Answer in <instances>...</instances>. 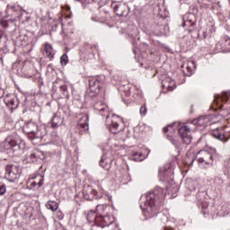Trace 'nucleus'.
<instances>
[{
  "mask_svg": "<svg viewBox=\"0 0 230 230\" xmlns=\"http://www.w3.org/2000/svg\"><path fill=\"white\" fill-rule=\"evenodd\" d=\"M166 193L164 189L155 187L153 192H149L141 196L139 204L145 217L147 218H154L159 215L161 209V202L164 200Z\"/></svg>",
  "mask_w": 230,
  "mask_h": 230,
  "instance_id": "f257e3e1",
  "label": "nucleus"
},
{
  "mask_svg": "<svg viewBox=\"0 0 230 230\" xmlns=\"http://www.w3.org/2000/svg\"><path fill=\"white\" fill-rule=\"evenodd\" d=\"M0 152H4L9 155H20L21 145H19V136L16 133L8 135L4 141L0 143Z\"/></svg>",
  "mask_w": 230,
  "mask_h": 230,
  "instance_id": "f03ea898",
  "label": "nucleus"
},
{
  "mask_svg": "<svg viewBox=\"0 0 230 230\" xmlns=\"http://www.w3.org/2000/svg\"><path fill=\"white\" fill-rule=\"evenodd\" d=\"M5 17H10L9 21H22V22H28L30 21V13L26 10H22L20 7L14 5H6Z\"/></svg>",
  "mask_w": 230,
  "mask_h": 230,
  "instance_id": "7ed1b4c3",
  "label": "nucleus"
},
{
  "mask_svg": "<svg viewBox=\"0 0 230 230\" xmlns=\"http://www.w3.org/2000/svg\"><path fill=\"white\" fill-rule=\"evenodd\" d=\"M86 82L89 85V89L87 90L85 94L86 98H96V96L100 94L102 87H103L102 82H100L96 77H89L88 79H86Z\"/></svg>",
  "mask_w": 230,
  "mask_h": 230,
  "instance_id": "20e7f679",
  "label": "nucleus"
},
{
  "mask_svg": "<svg viewBox=\"0 0 230 230\" xmlns=\"http://www.w3.org/2000/svg\"><path fill=\"white\" fill-rule=\"evenodd\" d=\"M22 173V170L17 164H9L5 167V179L9 181V182H17Z\"/></svg>",
  "mask_w": 230,
  "mask_h": 230,
  "instance_id": "39448f33",
  "label": "nucleus"
},
{
  "mask_svg": "<svg viewBox=\"0 0 230 230\" xmlns=\"http://www.w3.org/2000/svg\"><path fill=\"white\" fill-rule=\"evenodd\" d=\"M108 128L111 134H119L125 128L123 119L119 116L113 115L111 122L108 124Z\"/></svg>",
  "mask_w": 230,
  "mask_h": 230,
  "instance_id": "423d86ee",
  "label": "nucleus"
},
{
  "mask_svg": "<svg viewBox=\"0 0 230 230\" xmlns=\"http://www.w3.org/2000/svg\"><path fill=\"white\" fill-rule=\"evenodd\" d=\"M107 207L105 205H98L96 207L95 211L94 210H90L87 214L86 220L90 224H97L100 222V217H102V212L106 211Z\"/></svg>",
  "mask_w": 230,
  "mask_h": 230,
  "instance_id": "0eeeda50",
  "label": "nucleus"
},
{
  "mask_svg": "<svg viewBox=\"0 0 230 230\" xmlns=\"http://www.w3.org/2000/svg\"><path fill=\"white\" fill-rule=\"evenodd\" d=\"M197 13H199V8L194 7L192 13L189 12L182 17V28H191L192 26H195V23L197 22Z\"/></svg>",
  "mask_w": 230,
  "mask_h": 230,
  "instance_id": "6e6552de",
  "label": "nucleus"
},
{
  "mask_svg": "<svg viewBox=\"0 0 230 230\" xmlns=\"http://www.w3.org/2000/svg\"><path fill=\"white\" fill-rule=\"evenodd\" d=\"M198 163L208 164V166H213V154L208 150H200L197 155Z\"/></svg>",
  "mask_w": 230,
  "mask_h": 230,
  "instance_id": "1a4fd4ad",
  "label": "nucleus"
},
{
  "mask_svg": "<svg viewBox=\"0 0 230 230\" xmlns=\"http://www.w3.org/2000/svg\"><path fill=\"white\" fill-rule=\"evenodd\" d=\"M212 136L222 143H227L230 139V131H226L224 128H218L212 131Z\"/></svg>",
  "mask_w": 230,
  "mask_h": 230,
  "instance_id": "9d476101",
  "label": "nucleus"
},
{
  "mask_svg": "<svg viewBox=\"0 0 230 230\" xmlns=\"http://www.w3.org/2000/svg\"><path fill=\"white\" fill-rule=\"evenodd\" d=\"M114 13L119 17H125L128 15L127 11L128 10V5L123 2H113L111 4Z\"/></svg>",
  "mask_w": 230,
  "mask_h": 230,
  "instance_id": "9b49d317",
  "label": "nucleus"
},
{
  "mask_svg": "<svg viewBox=\"0 0 230 230\" xmlns=\"http://www.w3.org/2000/svg\"><path fill=\"white\" fill-rule=\"evenodd\" d=\"M178 132L180 134V137L182 139L185 145L191 144V129L188 126H181L178 128Z\"/></svg>",
  "mask_w": 230,
  "mask_h": 230,
  "instance_id": "f8f14e48",
  "label": "nucleus"
},
{
  "mask_svg": "<svg viewBox=\"0 0 230 230\" xmlns=\"http://www.w3.org/2000/svg\"><path fill=\"white\" fill-rule=\"evenodd\" d=\"M4 102L12 111L19 107V99L13 94L6 95L4 99Z\"/></svg>",
  "mask_w": 230,
  "mask_h": 230,
  "instance_id": "ddd939ff",
  "label": "nucleus"
},
{
  "mask_svg": "<svg viewBox=\"0 0 230 230\" xmlns=\"http://www.w3.org/2000/svg\"><path fill=\"white\" fill-rule=\"evenodd\" d=\"M83 193L86 200H94V199L98 200V199H102V195L98 194V191L91 186H88Z\"/></svg>",
  "mask_w": 230,
  "mask_h": 230,
  "instance_id": "4468645a",
  "label": "nucleus"
},
{
  "mask_svg": "<svg viewBox=\"0 0 230 230\" xmlns=\"http://www.w3.org/2000/svg\"><path fill=\"white\" fill-rule=\"evenodd\" d=\"M102 216H99L98 226H100V227H109V226L114 222V217L106 215L105 211H102Z\"/></svg>",
  "mask_w": 230,
  "mask_h": 230,
  "instance_id": "2eb2a0df",
  "label": "nucleus"
},
{
  "mask_svg": "<svg viewBox=\"0 0 230 230\" xmlns=\"http://www.w3.org/2000/svg\"><path fill=\"white\" fill-rule=\"evenodd\" d=\"M93 109L97 111L98 114L105 116L106 119H109V109L106 103H103L102 101L97 102L93 104Z\"/></svg>",
  "mask_w": 230,
  "mask_h": 230,
  "instance_id": "dca6fc26",
  "label": "nucleus"
},
{
  "mask_svg": "<svg viewBox=\"0 0 230 230\" xmlns=\"http://www.w3.org/2000/svg\"><path fill=\"white\" fill-rule=\"evenodd\" d=\"M64 125V117H62V114L60 111H58L54 113L53 117L50 120V127L51 128H58V127H62Z\"/></svg>",
  "mask_w": 230,
  "mask_h": 230,
  "instance_id": "f3484780",
  "label": "nucleus"
},
{
  "mask_svg": "<svg viewBox=\"0 0 230 230\" xmlns=\"http://www.w3.org/2000/svg\"><path fill=\"white\" fill-rule=\"evenodd\" d=\"M39 126L35 122H28L23 126V132L28 135V137L30 136H33L35 132H37V128Z\"/></svg>",
  "mask_w": 230,
  "mask_h": 230,
  "instance_id": "a211bd4d",
  "label": "nucleus"
},
{
  "mask_svg": "<svg viewBox=\"0 0 230 230\" xmlns=\"http://www.w3.org/2000/svg\"><path fill=\"white\" fill-rule=\"evenodd\" d=\"M31 42L30 37L26 34H20L16 37V40L14 41L15 46H28Z\"/></svg>",
  "mask_w": 230,
  "mask_h": 230,
  "instance_id": "6ab92c4d",
  "label": "nucleus"
},
{
  "mask_svg": "<svg viewBox=\"0 0 230 230\" xmlns=\"http://www.w3.org/2000/svg\"><path fill=\"white\" fill-rule=\"evenodd\" d=\"M181 67L185 76H191V75H193V69H195V62L188 61L187 63H184Z\"/></svg>",
  "mask_w": 230,
  "mask_h": 230,
  "instance_id": "aec40b11",
  "label": "nucleus"
},
{
  "mask_svg": "<svg viewBox=\"0 0 230 230\" xmlns=\"http://www.w3.org/2000/svg\"><path fill=\"white\" fill-rule=\"evenodd\" d=\"M162 87L164 91V89H166V91H173V89H175V81L170 77H165L163 81H162Z\"/></svg>",
  "mask_w": 230,
  "mask_h": 230,
  "instance_id": "412c9836",
  "label": "nucleus"
},
{
  "mask_svg": "<svg viewBox=\"0 0 230 230\" xmlns=\"http://www.w3.org/2000/svg\"><path fill=\"white\" fill-rule=\"evenodd\" d=\"M163 175L164 181H166V182L173 181V171L172 170V167H170V164L164 166V172H163Z\"/></svg>",
  "mask_w": 230,
  "mask_h": 230,
  "instance_id": "4be33fe9",
  "label": "nucleus"
},
{
  "mask_svg": "<svg viewBox=\"0 0 230 230\" xmlns=\"http://www.w3.org/2000/svg\"><path fill=\"white\" fill-rule=\"evenodd\" d=\"M44 136H46V129L41 127H38L37 130L34 132V135L29 136V139H31V141H33V139H42Z\"/></svg>",
  "mask_w": 230,
  "mask_h": 230,
  "instance_id": "5701e85b",
  "label": "nucleus"
},
{
  "mask_svg": "<svg viewBox=\"0 0 230 230\" xmlns=\"http://www.w3.org/2000/svg\"><path fill=\"white\" fill-rule=\"evenodd\" d=\"M30 159L31 163H35V161H39V159H44V153L39 150H33L30 155Z\"/></svg>",
  "mask_w": 230,
  "mask_h": 230,
  "instance_id": "b1692460",
  "label": "nucleus"
},
{
  "mask_svg": "<svg viewBox=\"0 0 230 230\" xmlns=\"http://www.w3.org/2000/svg\"><path fill=\"white\" fill-rule=\"evenodd\" d=\"M45 55L48 58H53L55 57V49H53V46L49 44V42L45 43Z\"/></svg>",
  "mask_w": 230,
  "mask_h": 230,
  "instance_id": "393cba45",
  "label": "nucleus"
},
{
  "mask_svg": "<svg viewBox=\"0 0 230 230\" xmlns=\"http://www.w3.org/2000/svg\"><path fill=\"white\" fill-rule=\"evenodd\" d=\"M137 35H139L137 28L133 27V31L128 33V37L132 40L133 48H137V41H136V39H137Z\"/></svg>",
  "mask_w": 230,
  "mask_h": 230,
  "instance_id": "a878e982",
  "label": "nucleus"
},
{
  "mask_svg": "<svg viewBox=\"0 0 230 230\" xmlns=\"http://www.w3.org/2000/svg\"><path fill=\"white\" fill-rule=\"evenodd\" d=\"M99 164L104 170H111V162L107 160V157L105 156V153L102 156V159L100 160Z\"/></svg>",
  "mask_w": 230,
  "mask_h": 230,
  "instance_id": "bb28decb",
  "label": "nucleus"
},
{
  "mask_svg": "<svg viewBox=\"0 0 230 230\" xmlns=\"http://www.w3.org/2000/svg\"><path fill=\"white\" fill-rule=\"evenodd\" d=\"M132 156H133V161L141 162L145 160V155H143V153L141 152L134 151L132 153Z\"/></svg>",
  "mask_w": 230,
  "mask_h": 230,
  "instance_id": "cd10ccee",
  "label": "nucleus"
},
{
  "mask_svg": "<svg viewBox=\"0 0 230 230\" xmlns=\"http://www.w3.org/2000/svg\"><path fill=\"white\" fill-rule=\"evenodd\" d=\"M46 208L48 209H50V211H57V209H58V203H57L56 201H49L46 204Z\"/></svg>",
  "mask_w": 230,
  "mask_h": 230,
  "instance_id": "c85d7f7f",
  "label": "nucleus"
},
{
  "mask_svg": "<svg viewBox=\"0 0 230 230\" xmlns=\"http://www.w3.org/2000/svg\"><path fill=\"white\" fill-rule=\"evenodd\" d=\"M158 30V35H166V31H168V25H158L156 26V31Z\"/></svg>",
  "mask_w": 230,
  "mask_h": 230,
  "instance_id": "c756f323",
  "label": "nucleus"
},
{
  "mask_svg": "<svg viewBox=\"0 0 230 230\" xmlns=\"http://www.w3.org/2000/svg\"><path fill=\"white\" fill-rule=\"evenodd\" d=\"M9 22H12V20H6V16H2V19L0 20V24L3 28H8V26H10Z\"/></svg>",
  "mask_w": 230,
  "mask_h": 230,
  "instance_id": "7c9ffc66",
  "label": "nucleus"
},
{
  "mask_svg": "<svg viewBox=\"0 0 230 230\" xmlns=\"http://www.w3.org/2000/svg\"><path fill=\"white\" fill-rule=\"evenodd\" d=\"M199 208H202V215H206L208 212H206V209H208V208H209V204L206 201H199Z\"/></svg>",
  "mask_w": 230,
  "mask_h": 230,
  "instance_id": "2f4dec72",
  "label": "nucleus"
},
{
  "mask_svg": "<svg viewBox=\"0 0 230 230\" xmlns=\"http://www.w3.org/2000/svg\"><path fill=\"white\" fill-rule=\"evenodd\" d=\"M84 123H81L80 127L81 128H84V130H89V115H85Z\"/></svg>",
  "mask_w": 230,
  "mask_h": 230,
  "instance_id": "473e14b6",
  "label": "nucleus"
},
{
  "mask_svg": "<svg viewBox=\"0 0 230 230\" xmlns=\"http://www.w3.org/2000/svg\"><path fill=\"white\" fill-rule=\"evenodd\" d=\"M67 62H69V58L67 57V54H63L60 58L61 66H67Z\"/></svg>",
  "mask_w": 230,
  "mask_h": 230,
  "instance_id": "72a5a7b5",
  "label": "nucleus"
},
{
  "mask_svg": "<svg viewBox=\"0 0 230 230\" xmlns=\"http://www.w3.org/2000/svg\"><path fill=\"white\" fill-rule=\"evenodd\" d=\"M206 119L205 116H200L198 119L193 120L194 125H199L202 126L204 125V120Z\"/></svg>",
  "mask_w": 230,
  "mask_h": 230,
  "instance_id": "f704fd0d",
  "label": "nucleus"
},
{
  "mask_svg": "<svg viewBox=\"0 0 230 230\" xmlns=\"http://www.w3.org/2000/svg\"><path fill=\"white\" fill-rule=\"evenodd\" d=\"M6 193V185L4 182H0V197H3Z\"/></svg>",
  "mask_w": 230,
  "mask_h": 230,
  "instance_id": "c9c22d12",
  "label": "nucleus"
},
{
  "mask_svg": "<svg viewBox=\"0 0 230 230\" xmlns=\"http://www.w3.org/2000/svg\"><path fill=\"white\" fill-rule=\"evenodd\" d=\"M59 89H60L61 93L64 94V96H67V85L61 84V85H59Z\"/></svg>",
  "mask_w": 230,
  "mask_h": 230,
  "instance_id": "e433bc0d",
  "label": "nucleus"
},
{
  "mask_svg": "<svg viewBox=\"0 0 230 230\" xmlns=\"http://www.w3.org/2000/svg\"><path fill=\"white\" fill-rule=\"evenodd\" d=\"M139 112H140L141 116H146V112H147L146 105L141 106Z\"/></svg>",
  "mask_w": 230,
  "mask_h": 230,
  "instance_id": "4c0bfd02",
  "label": "nucleus"
},
{
  "mask_svg": "<svg viewBox=\"0 0 230 230\" xmlns=\"http://www.w3.org/2000/svg\"><path fill=\"white\" fill-rule=\"evenodd\" d=\"M4 8V0H0V19L3 17V9Z\"/></svg>",
  "mask_w": 230,
  "mask_h": 230,
  "instance_id": "58836bf2",
  "label": "nucleus"
},
{
  "mask_svg": "<svg viewBox=\"0 0 230 230\" xmlns=\"http://www.w3.org/2000/svg\"><path fill=\"white\" fill-rule=\"evenodd\" d=\"M173 127H175V123L164 128V129H163L164 133L166 134V132H169L170 128H172V130H174Z\"/></svg>",
  "mask_w": 230,
  "mask_h": 230,
  "instance_id": "ea45409f",
  "label": "nucleus"
},
{
  "mask_svg": "<svg viewBox=\"0 0 230 230\" xmlns=\"http://www.w3.org/2000/svg\"><path fill=\"white\" fill-rule=\"evenodd\" d=\"M171 143H172V145H173V146H175V148H177V149H179L180 146H181V145L179 144V141H177V140H175V139H173V138L171 139Z\"/></svg>",
  "mask_w": 230,
  "mask_h": 230,
  "instance_id": "a19ab883",
  "label": "nucleus"
},
{
  "mask_svg": "<svg viewBox=\"0 0 230 230\" xmlns=\"http://www.w3.org/2000/svg\"><path fill=\"white\" fill-rule=\"evenodd\" d=\"M168 190H169V191H171L172 193H177V191H179V186L174 185V186L172 187V190H172V187H168Z\"/></svg>",
  "mask_w": 230,
  "mask_h": 230,
  "instance_id": "79ce46f5",
  "label": "nucleus"
},
{
  "mask_svg": "<svg viewBox=\"0 0 230 230\" xmlns=\"http://www.w3.org/2000/svg\"><path fill=\"white\" fill-rule=\"evenodd\" d=\"M79 1V3H82V4H91L94 0H75Z\"/></svg>",
  "mask_w": 230,
  "mask_h": 230,
  "instance_id": "37998d69",
  "label": "nucleus"
},
{
  "mask_svg": "<svg viewBox=\"0 0 230 230\" xmlns=\"http://www.w3.org/2000/svg\"><path fill=\"white\" fill-rule=\"evenodd\" d=\"M66 11L69 12V14H67V19H71L73 17V13H71V6L66 5Z\"/></svg>",
  "mask_w": 230,
  "mask_h": 230,
  "instance_id": "c03bdc74",
  "label": "nucleus"
},
{
  "mask_svg": "<svg viewBox=\"0 0 230 230\" xmlns=\"http://www.w3.org/2000/svg\"><path fill=\"white\" fill-rule=\"evenodd\" d=\"M57 84H58V81H55L52 84V91H54V93H57V89H58V86H57Z\"/></svg>",
  "mask_w": 230,
  "mask_h": 230,
  "instance_id": "a18cd8bd",
  "label": "nucleus"
},
{
  "mask_svg": "<svg viewBox=\"0 0 230 230\" xmlns=\"http://www.w3.org/2000/svg\"><path fill=\"white\" fill-rule=\"evenodd\" d=\"M226 46H230V38L228 36L224 37Z\"/></svg>",
  "mask_w": 230,
  "mask_h": 230,
  "instance_id": "49530a36",
  "label": "nucleus"
},
{
  "mask_svg": "<svg viewBox=\"0 0 230 230\" xmlns=\"http://www.w3.org/2000/svg\"><path fill=\"white\" fill-rule=\"evenodd\" d=\"M43 184H44V177L41 176L38 182V187L41 188L43 186Z\"/></svg>",
  "mask_w": 230,
  "mask_h": 230,
  "instance_id": "de8ad7c7",
  "label": "nucleus"
},
{
  "mask_svg": "<svg viewBox=\"0 0 230 230\" xmlns=\"http://www.w3.org/2000/svg\"><path fill=\"white\" fill-rule=\"evenodd\" d=\"M22 73H23V74L31 73V68L24 66V67L22 68Z\"/></svg>",
  "mask_w": 230,
  "mask_h": 230,
  "instance_id": "09e8293b",
  "label": "nucleus"
},
{
  "mask_svg": "<svg viewBox=\"0 0 230 230\" xmlns=\"http://www.w3.org/2000/svg\"><path fill=\"white\" fill-rule=\"evenodd\" d=\"M124 93H126V96H130V87L127 86Z\"/></svg>",
  "mask_w": 230,
  "mask_h": 230,
  "instance_id": "8fccbe9b",
  "label": "nucleus"
},
{
  "mask_svg": "<svg viewBox=\"0 0 230 230\" xmlns=\"http://www.w3.org/2000/svg\"><path fill=\"white\" fill-rule=\"evenodd\" d=\"M25 78H31L33 76V73L27 72V74H24L23 75Z\"/></svg>",
  "mask_w": 230,
  "mask_h": 230,
  "instance_id": "3c124183",
  "label": "nucleus"
},
{
  "mask_svg": "<svg viewBox=\"0 0 230 230\" xmlns=\"http://www.w3.org/2000/svg\"><path fill=\"white\" fill-rule=\"evenodd\" d=\"M4 96V90L3 88H0V98H3Z\"/></svg>",
  "mask_w": 230,
  "mask_h": 230,
  "instance_id": "603ef678",
  "label": "nucleus"
},
{
  "mask_svg": "<svg viewBox=\"0 0 230 230\" xmlns=\"http://www.w3.org/2000/svg\"><path fill=\"white\" fill-rule=\"evenodd\" d=\"M133 53L134 55L137 54V47H133Z\"/></svg>",
  "mask_w": 230,
  "mask_h": 230,
  "instance_id": "864d4df0",
  "label": "nucleus"
},
{
  "mask_svg": "<svg viewBox=\"0 0 230 230\" xmlns=\"http://www.w3.org/2000/svg\"><path fill=\"white\" fill-rule=\"evenodd\" d=\"M37 185H38L37 181H32L31 183V188H35V186H37Z\"/></svg>",
  "mask_w": 230,
  "mask_h": 230,
  "instance_id": "5fc2aeb1",
  "label": "nucleus"
},
{
  "mask_svg": "<svg viewBox=\"0 0 230 230\" xmlns=\"http://www.w3.org/2000/svg\"><path fill=\"white\" fill-rule=\"evenodd\" d=\"M85 47L86 48H91V49H93V48H94L93 45H91L89 43H85Z\"/></svg>",
  "mask_w": 230,
  "mask_h": 230,
  "instance_id": "6e6d98bb",
  "label": "nucleus"
},
{
  "mask_svg": "<svg viewBox=\"0 0 230 230\" xmlns=\"http://www.w3.org/2000/svg\"><path fill=\"white\" fill-rule=\"evenodd\" d=\"M207 37H208V36H207L206 34H204V39H207Z\"/></svg>",
  "mask_w": 230,
  "mask_h": 230,
  "instance_id": "4d7b16f0",
  "label": "nucleus"
}]
</instances>
